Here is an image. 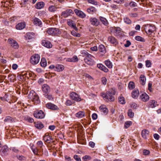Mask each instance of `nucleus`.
<instances>
[{
  "mask_svg": "<svg viewBox=\"0 0 161 161\" xmlns=\"http://www.w3.org/2000/svg\"><path fill=\"white\" fill-rule=\"evenodd\" d=\"M119 102L122 104L125 103V98L121 95L118 97Z\"/></svg>",
  "mask_w": 161,
  "mask_h": 161,
  "instance_id": "a19ab883",
  "label": "nucleus"
},
{
  "mask_svg": "<svg viewBox=\"0 0 161 161\" xmlns=\"http://www.w3.org/2000/svg\"><path fill=\"white\" fill-rule=\"evenodd\" d=\"M87 11L90 14H93L96 12V10L95 8L92 7L88 8Z\"/></svg>",
  "mask_w": 161,
  "mask_h": 161,
  "instance_id": "2f4dec72",
  "label": "nucleus"
},
{
  "mask_svg": "<svg viewBox=\"0 0 161 161\" xmlns=\"http://www.w3.org/2000/svg\"><path fill=\"white\" fill-rule=\"evenodd\" d=\"M94 57L90 54L86 53H85V58L84 61L85 62L89 65H93L95 63L94 60Z\"/></svg>",
  "mask_w": 161,
  "mask_h": 161,
  "instance_id": "7ed1b4c3",
  "label": "nucleus"
},
{
  "mask_svg": "<svg viewBox=\"0 0 161 161\" xmlns=\"http://www.w3.org/2000/svg\"><path fill=\"white\" fill-rule=\"evenodd\" d=\"M9 148L6 146H3L0 150L1 154L3 155H5L7 154V152L8 151Z\"/></svg>",
  "mask_w": 161,
  "mask_h": 161,
  "instance_id": "dca6fc26",
  "label": "nucleus"
},
{
  "mask_svg": "<svg viewBox=\"0 0 161 161\" xmlns=\"http://www.w3.org/2000/svg\"><path fill=\"white\" fill-rule=\"evenodd\" d=\"M35 126L37 128L39 129H41L43 127V125L42 123L34 122Z\"/></svg>",
  "mask_w": 161,
  "mask_h": 161,
  "instance_id": "e433bc0d",
  "label": "nucleus"
},
{
  "mask_svg": "<svg viewBox=\"0 0 161 161\" xmlns=\"http://www.w3.org/2000/svg\"><path fill=\"white\" fill-rule=\"evenodd\" d=\"M114 2L118 4H121L124 2V0H114Z\"/></svg>",
  "mask_w": 161,
  "mask_h": 161,
  "instance_id": "69168bd1",
  "label": "nucleus"
},
{
  "mask_svg": "<svg viewBox=\"0 0 161 161\" xmlns=\"http://www.w3.org/2000/svg\"><path fill=\"white\" fill-rule=\"evenodd\" d=\"M33 23L36 26H41V25H42V22L41 20L36 17L33 18Z\"/></svg>",
  "mask_w": 161,
  "mask_h": 161,
  "instance_id": "a211bd4d",
  "label": "nucleus"
},
{
  "mask_svg": "<svg viewBox=\"0 0 161 161\" xmlns=\"http://www.w3.org/2000/svg\"><path fill=\"white\" fill-rule=\"evenodd\" d=\"M49 93L44 94V97L49 100H52L53 99V97L51 95H49Z\"/></svg>",
  "mask_w": 161,
  "mask_h": 161,
  "instance_id": "37998d69",
  "label": "nucleus"
},
{
  "mask_svg": "<svg viewBox=\"0 0 161 161\" xmlns=\"http://www.w3.org/2000/svg\"><path fill=\"white\" fill-rule=\"evenodd\" d=\"M42 90L44 94L49 93L50 91V88L47 85L44 84L42 86Z\"/></svg>",
  "mask_w": 161,
  "mask_h": 161,
  "instance_id": "ddd939ff",
  "label": "nucleus"
},
{
  "mask_svg": "<svg viewBox=\"0 0 161 161\" xmlns=\"http://www.w3.org/2000/svg\"><path fill=\"white\" fill-rule=\"evenodd\" d=\"M68 60L70 62H76L78 61V59L76 56H75L72 58H68Z\"/></svg>",
  "mask_w": 161,
  "mask_h": 161,
  "instance_id": "4c0bfd02",
  "label": "nucleus"
},
{
  "mask_svg": "<svg viewBox=\"0 0 161 161\" xmlns=\"http://www.w3.org/2000/svg\"><path fill=\"white\" fill-rule=\"evenodd\" d=\"M74 11L77 15L81 18H85L86 16V14L83 12L77 9H75Z\"/></svg>",
  "mask_w": 161,
  "mask_h": 161,
  "instance_id": "f3484780",
  "label": "nucleus"
},
{
  "mask_svg": "<svg viewBox=\"0 0 161 161\" xmlns=\"http://www.w3.org/2000/svg\"><path fill=\"white\" fill-rule=\"evenodd\" d=\"M132 125L131 121H127L125 123V126L126 128H128L130 126Z\"/></svg>",
  "mask_w": 161,
  "mask_h": 161,
  "instance_id": "3c124183",
  "label": "nucleus"
},
{
  "mask_svg": "<svg viewBox=\"0 0 161 161\" xmlns=\"http://www.w3.org/2000/svg\"><path fill=\"white\" fill-rule=\"evenodd\" d=\"M37 144L41 148H42L43 145V143L41 141H39L37 142Z\"/></svg>",
  "mask_w": 161,
  "mask_h": 161,
  "instance_id": "338daca9",
  "label": "nucleus"
},
{
  "mask_svg": "<svg viewBox=\"0 0 161 161\" xmlns=\"http://www.w3.org/2000/svg\"><path fill=\"white\" fill-rule=\"evenodd\" d=\"M157 102L155 100H151L149 102V107L153 108L156 107L157 105Z\"/></svg>",
  "mask_w": 161,
  "mask_h": 161,
  "instance_id": "cd10ccee",
  "label": "nucleus"
},
{
  "mask_svg": "<svg viewBox=\"0 0 161 161\" xmlns=\"http://www.w3.org/2000/svg\"><path fill=\"white\" fill-rule=\"evenodd\" d=\"M72 103L71 101L69 100H67L65 103V105L68 106L72 105Z\"/></svg>",
  "mask_w": 161,
  "mask_h": 161,
  "instance_id": "5fc2aeb1",
  "label": "nucleus"
},
{
  "mask_svg": "<svg viewBox=\"0 0 161 161\" xmlns=\"http://www.w3.org/2000/svg\"><path fill=\"white\" fill-rule=\"evenodd\" d=\"M65 159L67 161H71V159L70 157L68 156L67 155H65L64 156Z\"/></svg>",
  "mask_w": 161,
  "mask_h": 161,
  "instance_id": "774afa93",
  "label": "nucleus"
},
{
  "mask_svg": "<svg viewBox=\"0 0 161 161\" xmlns=\"http://www.w3.org/2000/svg\"><path fill=\"white\" fill-rule=\"evenodd\" d=\"M138 14H137L134 13H130L129 14V16L130 17H136L137 16Z\"/></svg>",
  "mask_w": 161,
  "mask_h": 161,
  "instance_id": "bf43d9fd",
  "label": "nucleus"
},
{
  "mask_svg": "<svg viewBox=\"0 0 161 161\" xmlns=\"http://www.w3.org/2000/svg\"><path fill=\"white\" fill-rule=\"evenodd\" d=\"M57 9V7L53 5L50 6L48 8V10L51 12H54L56 11Z\"/></svg>",
  "mask_w": 161,
  "mask_h": 161,
  "instance_id": "ea45409f",
  "label": "nucleus"
},
{
  "mask_svg": "<svg viewBox=\"0 0 161 161\" xmlns=\"http://www.w3.org/2000/svg\"><path fill=\"white\" fill-rule=\"evenodd\" d=\"M43 140L47 143H53L54 145H55L54 143L55 141L53 140L51 136H49L48 134H45L43 136Z\"/></svg>",
  "mask_w": 161,
  "mask_h": 161,
  "instance_id": "6e6552de",
  "label": "nucleus"
},
{
  "mask_svg": "<svg viewBox=\"0 0 161 161\" xmlns=\"http://www.w3.org/2000/svg\"><path fill=\"white\" fill-rule=\"evenodd\" d=\"M82 159L84 160H90L91 159V157L90 156L85 155L83 157Z\"/></svg>",
  "mask_w": 161,
  "mask_h": 161,
  "instance_id": "603ef678",
  "label": "nucleus"
},
{
  "mask_svg": "<svg viewBox=\"0 0 161 161\" xmlns=\"http://www.w3.org/2000/svg\"><path fill=\"white\" fill-rule=\"evenodd\" d=\"M64 68V66L61 64H58L55 67V70L58 72L62 71Z\"/></svg>",
  "mask_w": 161,
  "mask_h": 161,
  "instance_id": "393cba45",
  "label": "nucleus"
},
{
  "mask_svg": "<svg viewBox=\"0 0 161 161\" xmlns=\"http://www.w3.org/2000/svg\"><path fill=\"white\" fill-rule=\"evenodd\" d=\"M13 119L11 116H8L6 117L4 120V121L7 123H12L13 122Z\"/></svg>",
  "mask_w": 161,
  "mask_h": 161,
  "instance_id": "473e14b6",
  "label": "nucleus"
},
{
  "mask_svg": "<svg viewBox=\"0 0 161 161\" xmlns=\"http://www.w3.org/2000/svg\"><path fill=\"white\" fill-rule=\"evenodd\" d=\"M115 94V89L112 88L106 92V93H102L101 96L106 101L112 102H114L115 100L114 96Z\"/></svg>",
  "mask_w": 161,
  "mask_h": 161,
  "instance_id": "f257e3e1",
  "label": "nucleus"
},
{
  "mask_svg": "<svg viewBox=\"0 0 161 161\" xmlns=\"http://www.w3.org/2000/svg\"><path fill=\"white\" fill-rule=\"evenodd\" d=\"M151 64L149 60H146V66L147 67H151Z\"/></svg>",
  "mask_w": 161,
  "mask_h": 161,
  "instance_id": "4d7b16f0",
  "label": "nucleus"
},
{
  "mask_svg": "<svg viewBox=\"0 0 161 161\" xmlns=\"http://www.w3.org/2000/svg\"><path fill=\"white\" fill-rule=\"evenodd\" d=\"M31 149L32 150V151L33 153L36 155H38L39 154H38V149L36 147L33 148V146L31 147Z\"/></svg>",
  "mask_w": 161,
  "mask_h": 161,
  "instance_id": "de8ad7c7",
  "label": "nucleus"
},
{
  "mask_svg": "<svg viewBox=\"0 0 161 161\" xmlns=\"http://www.w3.org/2000/svg\"><path fill=\"white\" fill-rule=\"evenodd\" d=\"M100 111L103 112V114H106L108 112V110L106 108V105H103L99 107Z\"/></svg>",
  "mask_w": 161,
  "mask_h": 161,
  "instance_id": "412c9836",
  "label": "nucleus"
},
{
  "mask_svg": "<svg viewBox=\"0 0 161 161\" xmlns=\"http://www.w3.org/2000/svg\"><path fill=\"white\" fill-rule=\"evenodd\" d=\"M84 115L85 113L83 111H79L75 114L76 116L78 117V118H82L84 116Z\"/></svg>",
  "mask_w": 161,
  "mask_h": 161,
  "instance_id": "72a5a7b5",
  "label": "nucleus"
},
{
  "mask_svg": "<svg viewBox=\"0 0 161 161\" xmlns=\"http://www.w3.org/2000/svg\"><path fill=\"white\" fill-rule=\"evenodd\" d=\"M89 20L91 24L93 25L97 26L99 25V21L95 18L91 17L90 18Z\"/></svg>",
  "mask_w": 161,
  "mask_h": 161,
  "instance_id": "f8f14e48",
  "label": "nucleus"
},
{
  "mask_svg": "<svg viewBox=\"0 0 161 161\" xmlns=\"http://www.w3.org/2000/svg\"><path fill=\"white\" fill-rule=\"evenodd\" d=\"M69 97L72 100L77 102H80L81 100V98L80 96L75 92H71Z\"/></svg>",
  "mask_w": 161,
  "mask_h": 161,
  "instance_id": "0eeeda50",
  "label": "nucleus"
},
{
  "mask_svg": "<svg viewBox=\"0 0 161 161\" xmlns=\"http://www.w3.org/2000/svg\"><path fill=\"white\" fill-rule=\"evenodd\" d=\"M149 133V132L148 130L144 129L142 130L141 135L143 138L147 139Z\"/></svg>",
  "mask_w": 161,
  "mask_h": 161,
  "instance_id": "4be33fe9",
  "label": "nucleus"
},
{
  "mask_svg": "<svg viewBox=\"0 0 161 161\" xmlns=\"http://www.w3.org/2000/svg\"><path fill=\"white\" fill-rule=\"evenodd\" d=\"M108 40L111 43L116 45L117 43V40L114 37L109 36L108 37Z\"/></svg>",
  "mask_w": 161,
  "mask_h": 161,
  "instance_id": "5701e85b",
  "label": "nucleus"
},
{
  "mask_svg": "<svg viewBox=\"0 0 161 161\" xmlns=\"http://www.w3.org/2000/svg\"><path fill=\"white\" fill-rule=\"evenodd\" d=\"M26 120L30 123H32L34 121V120L33 118L30 117H27L26 118Z\"/></svg>",
  "mask_w": 161,
  "mask_h": 161,
  "instance_id": "680f3d73",
  "label": "nucleus"
},
{
  "mask_svg": "<svg viewBox=\"0 0 161 161\" xmlns=\"http://www.w3.org/2000/svg\"><path fill=\"white\" fill-rule=\"evenodd\" d=\"M99 19L103 24L105 25H107L108 24V22L106 18L100 16L99 17Z\"/></svg>",
  "mask_w": 161,
  "mask_h": 161,
  "instance_id": "58836bf2",
  "label": "nucleus"
},
{
  "mask_svg": "<svg viewBox=\"0 0 161 161\" xmlns=\"http://www.w3.org/2000/svg\"><path fill=\"white\" fill-rule=\"evenodd\" d=\"M99 50L100 52L103 53H106V48L105 46L103 45H100L99 46Z\"/></svg>",
  "mask_w": 161,
  "mask_h": 161,
  "instance_id": "c9c22d12",
  "label": "nucleus"
},
{
  "mask_svg": "<svg viewBox=\"0 0 161 161\" xmlns=\"http://www.w3.org/2000/svg\"><path fill=\"white\" fill-rule=\"evenodd\" d=\"M124 20L125 22L127 24H130L131 23V20L127 17H125L124 18Z\"/></svg>",
  "mask_w": 161,
  "mask_h": 161,
  "instance_id": "49530a36",
  "label": "nucleus"
},
{
  "mask_svg": "<svg viewBox=\"0 0 161 161\" xmlns=\"http://www.w3.org/2000/svg\"><path fill=\"white\" fill-rule=\"evenodd\" d=\"M28 97L31 99L32 101L35 103H38L40 100L39 97L37 94L33 91L31 92L28 95Z\"/></svg>",
  "mask_w": 161,
  "mask_h": 161,
  "instance_id": "20e7f679",
  "label": "nucleus"
},
{
  "mask_svg": "<svg viewBox=\"0 0 161 161\" xmlns=\"http://www.w3.org/2000/svg\"><path fill=\"white\" fill-rule=\"evenodd\" d=\"M97 66L98 68L105 72H108V69L102 64H97Z\"/></svg>",
  "mask_w": 161,
  "mask_h": 161,
  "instance_id": "aec40b11",
  "label": "nucleus"
},
{
  "mask_svg": "<svg viewBox=\"0 0 161 161\" xmlns=\"http://www.w3.org/2000/svg\"><path fill=\"white\" fill-rule=\"evenodd\" d=\"M140 80L141 84L142 85H144L146 80L145 76L144 75H141L140 77Z\"/></svg>",
  "mask_w": 161,
  "mask_h": 161,
  "instance_id": "c85d7f7f",
  "label": "nucleus"
},
{
  "mask_svg": "<svg viewBox=\"0 0 161 161\" xmlns=\"http://www.w3.org/2000/svg\"><path fill=\"white\" fill-rule=\"evenodd\" d=\"M150 153V151L148 150L144 149L143 150V154L145 156L149 155Z\"/></svg>",
  "mask_w": 161,
  "mask_h": 161,
  "instance_id": "a18cd8bd",
  "label": "nucleus"
},
{
  "mask_svg": "<svg viewBox=\"0 0 161 161\" xmlns=\"http://www.w3.org/2000/svg\"><path fill=\"white\" fill-rule=\"evenodd\" d=\"M102 82L103 85H106L107 83V79L105 77H103L102 78Z\"/></svg>",
  "mask_w": 161,
  "mask_h": 161,
  "instance_id": "6e6d98bb",
  "label": "nucleus"
},
{
  "mask_svg": "<svg viewBox=\"0 0 161 161\" xmlns=\"http://www.w3.org/2000/svg\"><path fill=\"white\" fill-rule=\"evenodd\" d=\"M73 157L76 161H81L80 158L77 155H74Z\"/></svg>",
  "mask_w": 161,
  "mask_h": 161,
  "instance_id": "864d4df0",
  "label": "nucleus"
},
{
  "mask_svg": "<svg viewBox=\"0 0 161 161\" xmlns=\"http://www.w3.org/2000/svg\"><path fill=\"white\" fill-rule=\"evenodd\" d=\"M47 61L46 59L44 58H42L40 64L41 66L43 67H45L47 65Z\"/></svg>",
  "mask_w": 161,
  "mask_h": 161,
  "instance_id": "f704fd0d",
  "label": "nucleus"
},
{
  "mask_svg": "<svg viewBox=\"0 0 161 161\" xmlns=\"http://www.w3.org/2000/svg\"><path fill=\"white\" fill-rule=\"evenodd\" d=\"M25 26V23H20L18 24L16 26V28L17 30H21L24 29Z\"/></svg>",
  "mask_w": 161,
  "mask_h": 161,
  "instance_id": "b1692460",
  "label": "nucleus"
},
{
  "mask_svg": "<svg viewBox=\"0 0 161 161\" xmlns=\"http://www.w3.org/2000/svg\"><path fill=\"white\" fill-rule=\"evenodd\" d=\"M156 28L154 25H147L145 30L146 33L149 35H150L156 30Z\"/></svg>",
  "mask_w": 161,
  "mask_h": 161,
  "instance_id": "39448f33",
  "label": "nucleus"
},
{
  "mask_svg": "<svg viewBox=\"0 0 161 161\" xmlns=\"http://www.w3.org/2000/svg\"><path fill=\"white\" fill-rule=\"evenodd\" d=\"M45 5L44 3L43 2H40L36 3L35 8L38 9H41L43 8Z\"/></svg>",
  "mask_w": 161,
  "mask_h": 161,
  "instance_id": "a878e982",
  "label": "nucleus"
},
{
  "mask_svg": "<svg viewBox=\"0 0 161 161\" xmlns=\"http://www.w3.org/2000/svg\"><path fill=\"white\" fill-rule=\"evenodd\" d=\"M140 98L143 102H146L149 99V96L146 93H142L140 96Z\"/></svg>",
  "mask_w": 161,
  "mask_h": 161,
  "instance_id": "4468645a",
  "label": "nucleus"
},
{
  "mask_svg": "<svg viewBox=\"0 0 161 161\" xmlns=\"http://www.w3.org/2000/svg\"><path fill=\"white\" fill-rule=\"evenodd\" d=\"M131 107L133 109H136L137 108V105L135 103H133L131 104Z\"/></svg>",
  "mask_w": 161,
  "mask_h": 161,
  "instance_id": "e2e57ef3",
  "label": "nucleus"
},
{
  "mask_svg": "<svg viewBox=\"0 0 161 161\" xmlns=\"http://www.w3.org/2000/svg\"><path fill=\"white\" fill-rule=\"evenodd\" d=\"M33 114L35 117L38 119H43L45 117L44 113L42 110L36 111L34 112Z\"/></svg>",
  "mask_w": 161,
  "mask_h": 161,
  "instance_id": "1a4fd4ad",
  "label": "nucleus"
},
{
  "mask_svg": "<svg viewBox=\"0 0 161 161\" xmlns=\"http://www.w3.org/2000/svg\"><path fill=\"white\" fill-rule=\"evenodd\" d=\"M128 87L130 89H132L135 88L134 83L133 82L130 81L129 82Z\"/></svg>",
  "mask_w": 161,
  "mask_h": 161,
  "instance_id": "09e8293b",
  "label": "nucleus"
},
{
  "mask_svg": "<svg viewBox=\"0 0 161 161\" xmlns=\"http://www.w3.org/2000/svg\"><path fill=\"white\" fill-rule=\"evenodd\" d=\"M139 91L138 89L134 90L132 92V96L134 98H136L138 96Z\"/></svg>",
  "mask_w": 161,
  "mask_h": 161,
  "instance_id": "bb28decb",
  "label": "nucleus"
},
{
  "mask_svg": "<svg viewBox=\"0 0 161 161\" xmlns=\"http://www.w3.org/2000/svg\"><path fill=\"white\" fill-rule=\"evenodd\" d=\"M128 115L130 118H132L134 116V113L132 112L131 109H130L128 110Z\"/></svg>",
  "mask_w": 161,
  "mask_h": 161,
  "instance_id": "c03bdc74",
  "label": "nucleus"
},
{
  "mask_svg": "<svg viewBox=\"0 0 161 161\" xmlns=\"http://www.w3.org/2000/svg\"><path fill=\"white\" fill-rule=\"evenodd\" d=\"M135 39L138 41L144 42H145V40L144 38L139 36H136L135 37Z\"/></svg>",
  "mask_w": 161,
  "mask_h": 161,
  "instance_id": "79ce46f5",
  "label": "nucleus"
},
{
  "mask_svg": "<svg viewBox=\"0 0 161 161\" xmlns=\"http://www.w3.org/2000/svg\"><path fill=\"white\" fill-rule=\"evenodd\" d=\"M130 45V42L129 40H127L126 42V43L125 44L124 46L125 47H129Z\"/></svg>",
  "mask_w": 161,
  "mask_h": 161,
  "instance_id": "052dcab7",
  "label": "nucleus"
},
{
  "mask_svg": "<svg viewBox=\"0 0 161 161\" xmlns=\"http://www.w3.org/2000/svg\"><path fill=\"white\" fill-rule=\"evenodd\" d=\"M40 56L38 54L33 55L30 59L31 63L33 64H36L39 61Z\"/></svg>",
  "mask_w": 161,
  "mask_h": 161,
  "instance_id": "423d86ee",
  "label": "nucleus"
},
{
  "mask_svg": "<svg viewBox=\"0 0 161 161\" xmlns=\"http://www.w3.org/2000/svg\"><path fill=\"white\" fill-rule=\"evenodd\" d=\"M62 30L57 28H49L47 31V33L49 35L53 36H59L62 33Z\"/></svg>",
  "mask_w": 161,
  "mask_h": 161,
  "instance_id": "f03ea898",
  "label": "nucleus"
},
{
  "mask_svg": "<svg viewBox=\"0 0 161 161\" xmlns=\"http://www.w3.org/2000/svg\"><path fill=\"white\" fill-rule=\"evenodd\" d=\"M73 14V12L70 9H67L62 12L61 15L64 18H66Z\"/></svg>",
  "mask_w": 161,
  "mask_h": 161,
  "instance_id": "9b49d317",
  "label": "nucleus"
},
{
  "mask_svg": "<svg viewBox=\"0 0 161 161\" xmlns=\"http://www.w3.org/2000/svg\"><path fill=\"white\" fill-rule=\"evenodd\" d=\"M46 107L48 109L53 110H56L58 109V107L51 103H47L46 104Z\"/></svg>",
  "mask_w": 161,
  "mask_h": 161,
  "instance_id": "2eb2a0df",
  "label": "nucleus"
},
{
  "mask_svg": "<svg viewBox=\"0 0 161 161\" xmlns=\"http://www.w3.org/2000/svg\"><path fill=\"white\" fill-rule=\"evenodd\" d=\"M68 24L70 26L73 28L76 31H78V29L76 27L75 25L73 23V21L71 20L68 22Z\"/></svg>",
  "mask_w": 161,
  "mask_h": 161,
  "instance_id": "c756f323",
  "label": "nucleus"
},
{
  "mask_svg": "<svg viewBox=\"0 0 161 161\" xmlns=\"http://www.w3.org/2000/svg\"><path fill=\"white\" fill-rule=\"evenodd\" d=\"M42 45L48 48H50L52 47V44L51 42L45 40L42 41Z\"/></svg>",
  "mask_w": 161,
  "mask_h": 161,
  "instance_id": "6ab92c4d",
  "label": "nucleus"
},
{
  "mask_svg": "<svg viewBox=\"0 0 161 161\" xmlns=\"http://www.w3.org/2000/svg\"><path fill=\"white\" fill-rule=\"evenodd\" d=\"M105 64L109 68H112L113 67V64L112 62L108 59L105 61Z\"/></svg>",
  "mask_w": 161,
  "mask_h": 161,
  "instance_id": "7c9ffc66",
  "label": "nucleus"
},
{
  "mask_svg": "<svg viewBox=\"0 0 161 161\" xmlns=\"http://www.w3.org/2000/svg\"><path fill=\"white\" fill-rule=\"evenodd\" d=\"M152 84L151 83H149L148 84V90L150 92H152Z\"/></svg>",
  "mask_w": 161,
  "mask_h": 161,
  "instance_id": "0e129e2a",
  "label": "nucleus"
},
{
  "mask_svg": "<svg viewBox=\"0 0 161 161\" xmlns=\"http://www.w3.org/2000/svg\"><path fill=\"white\" fill-rule=\"evenodd\" d=\"M71 34L74 36L77 37H80V34L77 33L74 31H72L71 32Z\"/></svg>",
  "mask_w": 161,
  "mask_h": 161,
  "instance_id": "8fccbe9b",
  "label": "nucleus"
},
{
  "mask_svg": "<svg viewBox=\"0 0 161 161\" xmlns=\"http://www.w3.org/2000/svg\"><path fill=\"white\" fill-rule=\"evenodd\" d=\"M17 158L20 160H25V157L22 155H18L17 156Z\"/></svg>",
  "mask_w": 161,
  "mask_h": 161,
  "instance_id": "13d9d810",
  "label": "nucleus"
},
{
  "mask_svg": "<svg viewBox=\"0 0 161 161\" xmlns=\"http://www.w3.org/2000/svg\"><path fill=\"white\" fill-rule=\"evenodd\" d=\"M8 42V43L14 49H18L19 47V45L17 42L14 40L9 39Z\"/></svg>",
  "mask_w": 161,
  "mask_h": 161,
  "instance_id": "9d476101",
  "label": "nucleus"
}]
</instances>
